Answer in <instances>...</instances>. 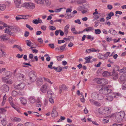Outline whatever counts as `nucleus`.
<instances>
[{
	"label": "nucleus",
	"mask_w": 126,
	"mask_h": 126,
	"mask_svg": "<svg viewBox=\"0 0 126 126\" xmlns=\"http://www.w3.org/2000/svg\"><path fill=\"white\" fill-rule=\"evenodd\" d=\"M29 78L30 83H28L27 85L29 86L33 82H34L36 79V73L33 71H30L29 74Z\"/></svg>",
	"instance_id": "nucleus-1"
},
{
	"label": "nucleus",
	"mask_w": 126,
	"mask_h": 126,
	"mask_svg": "<svg viewBox=\"0 0 126 126\" xmlns=\"http://www.w3.org/2000/svg\"><path fill=\"white\" fill-rule=\"evenodd\" d=\"M7 75H6V76L2 78V81L5 83L7 84L10 85L13 83V81L11 79H9L11 77V73L9 71H7Z\"/></svg>",
	"instance_id": "nucleus-2"
},
{
	"label": "nucleus",
	"mask_w": 126,
	"mask_h": 126,
	"mask_svg": "<svg viewBox=\"0 0 126 126\" xmlns=\"http://www.w3.org/2000/svg\"><path fill=\"white\" fill-rule=\"evenodd\" d=\"M111 111V109L108 107H101L98 110L99 113L102 114H109Z\"/></svg>",
	"instance_id": "nucleus-3"
},
{
	"label": "nucleus",
	"mask_w": 126,
	"mask_h": 126,
	"mask_svg": "<svg viewBox=\"0 0 126 126\" xmlns=\"http://www.w3.org/2000/svg\"><path fill=\"white\" fill-rule=\"evenodd\" d=\"M125 114V113L123 111L116 113L115 114V118L116 120L118 122H121L124 118Z\"/></svg>",
	"instance_id": "nucleus-4"
},
{
	"label": "nucleus",
	"mask_w": 126,
	"mask_h": 126,
	"mask_svg": "<svg viewBox=\"0 0 126 126\" xmlns=\"http://www.w3.org/2000/svg\"><path fill=\"white\" fill-rule=\"evenodd\" d=\"M112 91L106 86H104L99 90V92L101 94H106L112 92Z\"/></svg>",
	"instance_id": "nucleus-5"
},
{
	"label": "nucleus",
	"mask_w": 126,
	"mask_h": 126,
	"mask_svg": "<svg viewBox=\"0 0 126 126\" xmlns=\"http://www.w3.org/2000/svg\"><path fill=\"white\" fill-rule=\"evenodd\" d=\"M23 6L27 9H33L35 8V4L31 2H26L23 4Z\"/></svg>",
	"instance_id": "nucleus-6"
},
{
	"label": "nucleus",
	"mask_w": 126,
	"mask_h": 126,
	"mask_svg": "<svg viewBox=\"0 0 126 126\" xmlns=\"http://www.w3.org/2000/svg\"><path fill=\"white\" fill-rule=\"evenodd\" d=\"M91 97L92 98L95 100H101L103 98V96L101 94H98L96 93H93L92 94Z\"/></svg>",
	"instance_id": "nucleus-7"
},
{
	"label": "nucleus",
	"mask_w": 126,
	"mask_h": 126,
	"mask_svg": "<svg viewBox=\"0 0 126 126\" xmlns=\"http://www.w3.org/2000/svg\"><path fill=\"white\" fill-rule=\"evenodd\" d=\"M0 90L3 93L8 92L9 90V87L7 85L3 84L0 87Z\"/></svg>",
	"instance_id": "nucleus-8"
},
{
	"label": "nucleus",
	"mask_w": 126,
	"mask_h": 126,
	"mask_svg": "<svg viewBox=\"0 0 126 126\" xmlns=\"http://www.w3.org/2000/svg\"><path fill=\"white\" fill-rule=\"evenodd\" d=\"M95 79L98 84H106L107 83V81L104 78H95Z\"/></svg>",
	"instance_id": "nucleus-9"
},
{
	"label": "nucleus",
	"mask_w": 126,
	"mask_h": 126,
	"mask_svg": "<svg viewBox=\"0 0 126 126\" xmlns=\"http://www.w3.org/2000/svg\"><path fill=\"white\" fill-rule=\"evenodd\" d=\"M25 86V84L24 83H21L15 86L14 88L15 89L21 90L24 88Z\"/></svg>",
	"instance_id": "nucleus-10"
},
{
	"label": "nucleus",
	"mask_w": 126,
	"mask_h": 126,
	"mask_svg": "<svg viewBox=\"0 0 126 126\" xmlns=\"http://www.w3.org/2000/svg\"><path fill=\"white\" fill-rule=\"evenodd\" d=\"M14 29V27L13 26H8V28L5 30V33L9 35H11L12 34V32L11 31L12 29Z\"/></svg>",
	"instance_id": "nucleus-11"
},
{
	"label": "nucleus",
	"mask_w": 126,
	"mask_h": 126,
	"mask_svg": "<svg viewBox=\"0 0 126 126\" xmlns=\"http://www.w3.org/2000/svg\"><path fill=\"white\" fill-rule=\"evenodd\" d=\"M48 86L47 84L45 83L42 85L41 88L40 90L43 93L46 92L48 89Z\"/></svg>",
	"instance_id": "nucleus-12"
},
{
	"label": "nucleus",
	"mask_w": 126,
	"mask_h": 126,
	"mask_svg": "<svg viewBox=\"0 0 126 126\" xmlns=\"http://www.w3.org/2000/svg\"><path fill=\"white\" fill-rule=\"evenodd\" d=\"M9 102L11 106L14 109L18 111V110H17V108L15 107V105L14 104L13 102V98L11 96H10L9 97Z\"/></svg>",
	"instance_id": "nucleus-13"
},
{
	"label": "nucleus",
	"mask_w": 126,
	"mask_h": 126,
	"mask_svg": "<svg viewBox=\"0 0 126 126\" xmlns=\"http://www.w3.org/2000/svg\"><path fill=\"white\" fill-rule=\"evenodd\" d=\"M59 93L61 94L62 92V90H63L64 91H67L68 89L66 86L64 85L60 86L59 87Z\"/></svg>",
	"instance_id": "nucleus-14"
},
{
	"label": "nucleus",
	"mask_w": 126,
	"mask_h": 126,
	"mask_svg": "<svg viewBox=\"0 0 126 126\" xmlns=\"http://www.w3.org/2000/svg\"><path fill=\"white\" fill-rule=\"evenodd\" d=\"M9 38L7 37L6 34H3L1 35L0 36V41H4L8 40Z\"/></svg>",
	"instance_id": "nucleus-15"
},
{
	"label": "nucleus",
	"mask_w": 126,
	"mask_h": 126,
	"mask_svg": "<svg viewBox=\"0 0 126 126\" xmlns=\"http://www.w3.org/2000/svg\"><path fill=\"white\" fill-rule=\"evenodd\" d=\"M100 50L99 49L96 50L94 48H92L90 49H87L86 50V52L88 53H89L91 52H99Z\"/></svg>",
	"instance_id": "nucleus-16"
},
{
	"label": "nucleus",
	"mask_w": 126,
	"mask_h": 126,
	"mask_svg": "<svg viewBox=\"0 0 126 126\" xmlns=\"http://www.w3.org/2000/svg\"><path fill=\"white\" fill-rule=\"evenodd\" d=\"M14 0L17 8H19L21 7V6L20 5L21 3L20 0Z\"/></svg>",
	"instance_id": "nucleus-17"
},
{
	"label": "nucleus",
	"mask_w": 126,
	"mask_h": 126,
	"mask_svg": "<svg viewBox=\"0 0 126 126\" xmlns=\"http://www.w3.org/2000/svg\"><path fill=\"white\" fill-rule=\"evenodd\" d=\"M110 75H111L112 76L114 80L118 78V74L114 72V70L111 72Z\"/></svg>",
	"instance_id": "nucleus-18"
},
{
	"label": "nucleus",
	"mask_w": 126,
	"mask_h": 126,
	"mask_svg": "<svg viewBox=\"0 0 126 126\" xmlns=\"http://www.w3.org/2000/svg\"><path fill=\"white\" fill-rule=\"evenodd\" d=\"M11 119L13 122H19L21 121V119L20 118L15 117H11Z\"/></svg>",
	"instance_id": "nucleus-19"
},
{
	"label": "nucleus",
	"mask_w": 126,
	"mask_h": 126,
	"mask_svg": "<svg viewBox=\"0 0 126 126\" xmlns=\"http://www.w3.org/2000/svg\"><path fill=\"white\" fill-rule=\"evenodd\" d=\"M94 29L92 27H88L84 29L83 31L81 32V33H82L83 32L86 31L87 32H88Z\"/></svg>",
	"instance_id": "nucleus-20"
},
{
	"label": "nucleus",
	"mask_w": 126,
	"mask_h": 126,
	"mask_svg": "<svg viewBox=\"0 0 126 126\" xmlns=\"http://www.w3.org/2000/svg\"><path fill=\"white\" fill-rule=\"evenodd\" d=\"M21 103L24 105H26L27 103L26 99L24 97H21L20 98Z\"/></svg>",
	"instance_id": "nucleus-21"
},
{
	"label": "nucleus",
	"mask_w": 126,
	"mask_h": 126,
	"mask_svg": "<svg viewBox=\"0 0 126 126\" xmlns=\"http://www.w3.org/2000/svg\"><path fill=\"white\" fill-rule=\"evenodd\" d=\"M115 96L114 95V96H112L110 95H108L107 96L106 99L109 101H111L113 100L114 97H115Z\"/></svg>",
	"instance_id": "nucleus-22"
},
{
	"label": "nucleus",
	"mask_w": 126,
	"mask_h": 126,
	"mask_svg": "<svg viewBox=\"0 0 126 126\" xmlns=\"http://www.w3.org/2000/svg\"><path fill=\"white\" fill-rule=\"evenodd\" d=\"M58 115L57 112L56 110L54 108H53V109L52 112V117H56Z\"/></svg>",
	"instance_id": "nucleus-23"
},
{
	"label": "nucleus",
	"mask_w": 126,
	"mask_h": 126,
	"mask_svg": "<svg viewBox=\"0 0 126 126\" xmlns=\"http://www.w3.org/2000/svg\"><path fill=\"white\" fill-rule=\"evenodd\" d=\"M29 100L30 102L32 103H34L35 102V99L34 97L32 96H30Z\"/></svg>",
	"instance_id": "nucleus-24"
},
{
	"label": "nucleus",
	"mask_w": 126,
	"mask_h": 126,
	"mask_svg": "<svg viewBox=\"0 0 126 126\" xmlns=\"http://www.w3.org/2000/svg\"><path fill=\"white\" fill-rule=\"evenodd\" d=\"M47 94L48 97H53V96L54 95V93L52 91L48 90L47 92Z\"/></svg>",
	"instance_id": "nucleus-25"
},
{
	"label": "nucleus",
	"mask_w": 126,
	"mask_h": 126,
	"mask_svg": "<svg viewBox=\"0 0 126 126\" xmlns=\"http://www.w3.org/2000/svg\"><path fill=\"white\" fill-rule=\"evenodd\" d=\"M77 11L74 10L73 12L71 13V14L70 15H68V16L70 17H72L75 16V14H77Z\"/></svg>",
	"instance_id": "nucleus-26"
},
{
	"label": "nucleus",
	"mask_w": 126,
	"mask_h": 126,
	"mask_svg": "<svg viewBox=\"0 0 126 126\" xmlns=\"http://www.w3.org/2000/svg\"><path fill=\"white\" fill-rule=\"evenodd\" d=\"M42 0V3L40 4H43L45 3L47 6H50V2L48 0Z\"/></svg>",
	"instance_id": "nucleus-27"
},
{
	"label": "nucleus",
	"mask_w": 126,
	"mask_h": 126,
	"mask_svg": "<svg viewBox=\"0 0 126 126\" xmlns=\"http://www.w3.org/2000/svg\"><path fill=\"white\" fill-rule=\"evenodd\" d=\"M1 123L3 125L5 126L7 124L6 119V118H3L1 121Z\"/></svg>",
	"instance_id": "nucleus-28"
},
{
	"label": "nucleus",
	"mask_w": 126,
	"mask_h": 126,
	"mask_svg": "<svg viewBox=\"0 0 126 126\" xmlns=\"http://www.w3.org/2000/svg\"><path fill=\"white\" fill-rule=\"evenodd\" d=\"M43 81L41 79L38 80L36 82V84L39 86H41L42 84Z\"/></svg>",
	"instance_id": "nucleus-29"
},
{
	"label": "nucleus",
	"mask_w": 126,
	"mask_h": 126,
	"mask_svg": "<svg viewBox=\"0 0 126 126\" xmlns=\"http://www.w3.org/2000/svg\"><path fill=\"white\" fill-rule=\"evenodd\" d=\"M120 79L122 81H126V77L124 76H120Z\"/></svg>",
	"instance_id": "nucleus-30"
},
{
	"label": "nucleus",
	"mask_w": 126,
	"mask_h": 126,
	"mask_svg": "<svg viewBox=\"0 0 126 126\" xmlns=\"http://www.w3.org/2000/svg\"><path fill=\"white\" fill-rule=\"evenodd\" d=\"M5 8L6 6L4 4H0V11H4Z\"/></svg>",
	"instance_id": "nucleus-31"
},
{
	"label": "nucleus",
	"mask_w": 126,
	"mask_h": 126,
	"mask_svg": "<svg viewBox=\"0 0 126 126\" xmlns=\"http://www.w3.org/2000/svg\"><path fill=\"white\" fill-rule=\"evenodd\" d=\"M6 95L5 94L4 95L3 97V101L2 103V104L3 106L4 104L6 99Z\"/></svg>",
	"instance_id": "nucleus-32"
},
{
	"label": "nucleus",
	"mask_w": 126,
	"mask_h": 126,
	"mask_svg": "<svg viewBox=\"0 0 126 126\" xmlns=\"http://www.w3.org/2000/svg\"><path fill=\"white\" fill-rule=\"evenodd\" d=\"M56 72H60L62 70V68L60 66H58L57 67H56L54 69Z\"/></svg>",
	"instance_id": "nucleus-33"
},
{
	"label": "nucleus",
	"mask_w": 126,
	"mask_h": 126,
	"mask_svg": "<svg viewBox=\"0 0 126 126\" xmlns=\"http://www.w3.org/2000/svg\"><path fill=\"white\" fill-rule=\"evenodd\" d=\"M111 73H109L107 71H105L103 73V76L105 77H107L109 75H111Z\"/></svg>",
	"instance_id": "nucleus-34"
},
{
	"label": "nucleus",
	"mask_w": 126,
	"mask_h": 126,
	"mask_svg": "<svg viewBox=\"0 0 126 126\" xmlns=\"http://www.w3.org/2000/svg\"><path fill=\"white\" fill-rule=\"evenodd\" d=\"M101 32V31L99 29H97L95 30L94 33L96 34H98Z\"/></svg>",
	"instance_id": "nucleus-35"
},
{
	"label": "nucleus",
	"mask_w": 126,
	"mask_h": 126,
	"mask_svg": "<svg viewBox=\"0 0 126 126\" xmlns=\"http://www.w3.org/2000/svg\"><path fill=\"white\" fill-rule=\"evenodd\" d=\"M110 53L109 52H106L105 54H104L103 56L105 57V58H107L108 56H111L112 55H111L110 56H109L110 54Z\"/></svg>",
	"instance_id": "nucleus-36"
},
{
	"label": "nucleus",
	"mask_w": 126,
	"mask_h": 126,
	"mask_svg": "<svg viewBox=\"0 0 126 126\" xmlns=\"http://www.w3.org/2000/svg\"><path fill=\"white\" fill-rule=\"evenodd\" d=\"M53 64V62H51L50 63V64L48 65V68H50L51 69H54L55 68V67H52V66Z\"/></svg>",
	"instance_id": "nucleus-37"
},
{
	"label": "nucleus",
	"mask_w": 126,
	"mask_h": 126,
	"mask_svg": "<svg viewBox=\"0 0 126 126\" xmlns=\"http://www.w3.org/2000/svg\"><path fill=\"white\" fill-rule=\"evenodd\" d=\"M125 69H126V67L125 68H124L123 69H119L118 70V71L120 73H124L126 72V71H125Z\"/></svg>",
	"instance_id": "nucleus-38"
},
{
	"label": "nucleus",
	"mask_w": 126,
	"mask_h": 126,
	"mask_svg": "<svg viewBox=\"0 0 126 126\" xmlns=\"http://www.w3.org/2000/svg\"><path fill=\"white\" fill-rule=\"evenodd\" d=\"M26 42L27 45L30 47H31V45L32 44L31 41L29 40H26Z\"/></svg>",
	"instance_id": "nucleus-39"
},
{
	"label": "nucleus",
	"mask_w": 126,
	"mask_h": 126,
	"mask_svg": "<svg viewBox=\"0 0 126 126\" xmlns=\"http://www.w3.org/2000/svg\"><path fill=\"white\" fill-rule=\"evenodd\" d=\"M0 50L1 52V56H2L3 57H5L6 56V53L3 51L2 49H0Z\"/></svg>",
	"instance_id": "nucleus-40"
},
{
	"label": "nucleus",
	"mask_w": 126,
	"mask_h": 126,
	"mask_svg": "<svg viewBox=\"0 0 126 126\" xmlns=\"http://www.w3.org/2000/svg\"><path fill=\"white\" fill-rule=\"evenodd\" d=\"M122 88L124 90L126 89V81H125L123 83Z\"/></svg>",
	"instance_id": "nucleus-41"
},
{
	"label": "nucleus",
	"mask_w": 126,
	"mask_h": 126,
	"mask_svg": "<svg viewBox=\"0 0 126 126\" xmlns=\"http://www.w3.org/2000/svg\"><path fill=\"white\" fill-rule=\"evenodd\" d=\"M17 94V93L15 91H13L11 94L12 96L14 97L16 96Z\"/></svg>",
	"instance_id": "nucleus-42"
},
{
	"label": "nucleus",
	"mask_w": 126,
	"mask_h": 126,
	"mask_svg": "<svg viewBox=\"0 0 126 126\" xmlns=\"http://www.w3.org/2000/svg\"><path fill=\"white\" fill-rule=\"evenodd\" d=\"M118 33L116 31L112 29V30L111 32V34L113 35H117Z\"/></svg>",
	"instance_id": "nucleus-43"
},
{
	"label": "nucleus",
	"mask_w": 126,
	"mask_h": 126,
	"mask_svg": "<svg viewBox=\"0 0 126 126\" xmlns=\"http://www.w3.org/2000/svg\"><path fill=\"white\" fill-rule=\"evenodd\" d=\"M66 46V44L63 45L60 47V50L63 51L64 49L65 48Z\"/></svg>",
	"instance_id": "nucleus-44"
},
{
	"label": "nucleus",
	"mask_w": 126,
	"mask_h": 126,
	"mask_svg": "<svg viewBox=\"0 0 126 126\" xmlns=\"http://www.w3.org/2000/svg\"><path fill=\"white\" fill-rule=\"evenodd\" d=\"M49 29L50 30H55L56 29L55 27L53 26H49Z\"/></svg>",
	"instance_id": "nucleus-45"
},
{
	"label": "nucleus",
	"mask_w": 126,
	"mask_h": 126,
	"mask_svg": "<svg viewBox=\"0 0 126 126\" xmlns=\"http://www.w3.org/2000/svg\"><path fill=\"white\" fill-rule=\"evenodd\" d=\"M87 39H91V41L93 40L94 39L93 37H92L90 35H87Z\"/></svg>",
	"instance_id": "nucleus-46"
},
{
	"label": "nucleus",
	"mask_w": 126,
	"mask_h": 126,
	"mask_svg": "<svg viewBox=\"0 0 126 126\" xmlns=\"http://www.w3.org/2000/svg\"><path fill=\"white\" fill-rule=\"evenodd\" d=\"M26 26L27 28H28L31 31H32L33 29V28L30 25L28 24H26Z\"/></svg>",
	"instance_id": "nucleus-47"
},
{
	"label": "nucleus",
	"mask_w": 126,
	"mask_h": 126,
	"mask_svg": "<svg viewBox=\"0 0 126 126\" xmlns=\"http://www.w3.org/2000/svg\"><path fill=\"white\" fill-rule=\"evenodd\" d=\"M49 101L50 103L51 104H53L54 103V101L52 97H49Z\"/></svg>",
	"instance_id": "nucleus-48"
},
{
	"label": "nucleus",
	"mask_w": 126,
	"mask_h": 126,
	"mask_svg": "<svg viewBox=\"0 0 126 126\" xmlns=\"http://www.w3.org/2000/svg\"><path fill=\"white\" fill-rule=\"evenodd\" d=\"M41 102L38 100V102L36 104V106L38 107H41Z\"/></svg>",
	"instance_id": "nucleus-49"
},
{
	"label": "nucleus",
	"mask_w": 126,
	"mask_h": 126,
	"mask_svg": "<svg viewBox=\"0 0 126 126\" xmlns=\"http://www.w3.org/2000/svg\"><path fill=\"white\" fill-rule=\"evenodd\" d=\"M19 78L21 79H22L24 77V76L21 74H18Z\"/></svg>",
	"instance_id": "nucleus-50"
},
{
	"label": "nucleus",
	"mask_w": 126,
	"mask_h": 126,
	"mask_svg": "<svg viewBox=\"0 0 126 126\" xmlns=\"http://www.w3.org/2000/svg\"><path fill=\"white\" fill-rule=\"evenodd\" d=\"M43 78L45 81L48 82L49 83H50L51 84L52 83L51 82V81H50L49 79H48L44 77Z\"/></svg>",
	"instance_id": "nucleus-51"
},
{
	"label": "nucleus",
	"mask_w": 126,
	"mask_h": 126,
	"mask_svg": "<svg viewBox=\"0 0 126 126\" xmlns=\"http://www.w3.org/2000/svg\"><path fill=\"white\" fill-rule=\"evenodd\" d=\"M32 22L36 24H37L39 23V22L38 21V19H35L33 20L32 21Z\"/></svg>",
	"instance_id": "nucleus-52"
},
{
	"label": "nucleus",
	"mask_w": 126,
	"mask_h": 126,
	"mask_svg": "<svg viewBox=\"0 0 126 126\" xmlns=\"http://www.w3.org/2000/svg\"><path fill=\"white\" fill-rule=\"evenodd\" d=\"M32 125V123L30 122H26L25 124V126H31Z\"/></svg>",
	"instance_id": "nucleus-53"
},
{
	"label": "nucleus",
	"mask_w": 126,
	"mask_h": 126,
	"mask_svg": "<svg viewBox=\"0 0 126 126\" xmlns=\"http://www.w3.org/2000/svg\"><path fill=\"white\" fill-rule=\"evenodd\" d=\"M38 4H40L42 3V0H34Z\"/></svg>",
	"instance_id": "nucleus-54"
},
{
	"label": "nucleus",
	"mask_w": 126,
	"mask_h": 126,
	"mask_svg": "<svg viewBox=\"0 0 126 126\" xmlns=\"http://www.w3.org/2000/svg\"><path fill=\"white\" fill-rule=\"evenodd\" d=\"M85 2L84 0H80L77 1V3L79 4H81Z\"/></svg>",
	"instance_id": "nucleus-55"
},
{
	"label": "nucleus",
	"mask_w": 126,
	"mask_h": 126,
	"mask_svg": "<svg viewBox=\"0 0 126 126\" xmlns=\"http://www.w3.org/2000/svg\"><path fill=\"white\" fill-rule=\"evenodd\" d=\"M6 110L4 108H0V113L5 112Z\"/></svg>",
	"instance_id": "nucleus-56"
},
{
	"label": "nucleus",
	"mask_w": 126,
	"mask_h": 126,
	"mask_svg": "<svg viewBox=\"0 0 126 126\" xmlns=\"http://www.w3.org/2000/svg\"><path fill=\"white\" fill-rule=\"evenodd\" d=\"M62 9V8H60L59 9H55L54 12L56 13H58L61 11Z\"/></svg>",
	"instance_id": "nucleus-57"
},
{
	"label": "nucleus",
	"mask_w": 126,
	"mask_h": 126,
	"mask_svg": "<svg viewBox=\"0 0 126 126\" xmlns=\"http://www.w3.org/2000/svg\"><path fill=\"white\" fill-rule=\"evenodd\" d=\"M107 7L108 9L110 10H111L113 8L112 6L110 4L108 5Z\"/></svg>",
	"instance_id": "nucleus-58"
},
{
	"label": "nucleus",
	"mask_w": 126,
	"mask_h": 126,
	"mask_svg": "<svg viewBox=\"0 0 126 126\" xmlns=\"http://www.w3.org/2000/svg\"><path fill=\"white\" fill-rule=\"evenodd\" d=\"M48 46L51 48H53L54 47V45L53 44H48Z\"/></svg>",
	"instance_id": "nucleus-59"
},
{
	"label": "nucleus",
	"mask_w": 126,
	"mask_h": 126,
	"mask_svg": "<svg viewBox=\"0 0 126 126\" xmlns=\"http://www.w3.org/2000/svg\"><path fill=\"white\" fill-rule=\"evenodd\" d=\"M38 40L39 42L41 44H42L43 43V41L41 38H39L38 39Z\"/></svg>",
	"instance_id": "nucleus-60"
},
{
	"label": "nucleus",
	"mask_w": 126,
	"mask_h": 126,
	"mask_svg": "<svg viewBox=\"0 0 126 126\" xmlns=\"http://www.w3.org/2000/svg\"><path fill=\"white\" fill-rule=\"evenodd\" d=\"M70 27V25L68 24L65 26L64 28V30H68Z\"/></svg>",
	"instance_id": "nucleus-61"
},
{
	"label": "nucleus",
	"mask_w": 126,
	"mask_h": 126,
	"mask_svg": "<svg viewBox=\"0 0 126 126\" xmlns=\"http://www.w3.org/2000/svg\"><path fill=\"white\" fill-rule=\"evenodd\" d=\"M114 15V14L113 13L111 12H110L108 14V16H109L110 17H111L112 16Z\"/></svg>",
	"instance_id": "nucleus-62"
},
{
	"label": "nucleus",
	"mask_w": 126,
	"mask_h": 126,
	"mask_svg": "<svg viewBox=\"0 0 126 126\" xmlns=\"http://www.w3.org/2000/svg\"><path fill=\"white\" fill-rule=\"evenodd\" d=\"M29 34V32H28L26 31L24 33V36L25 37H28Z\"/></svg>",
	"instance_id": "nucleus-63"
},
{
	"label": "nucleus",
	"mask_w": 126,
	"mask_h": 126,
	"mask_svg": "<svg viewBox=\"0 0 126 126\" xmlns=\"http://www.w3.org/2000/svg\"><path fill=\"white\" fill-rule=\"evenodd\" d=\"M75 22L76 23H78L79 24H81V22L79 19H78L76 20L75 21Z\"/></svg>",
	"instance_id": "nucleus-64"
}]
</instances>
